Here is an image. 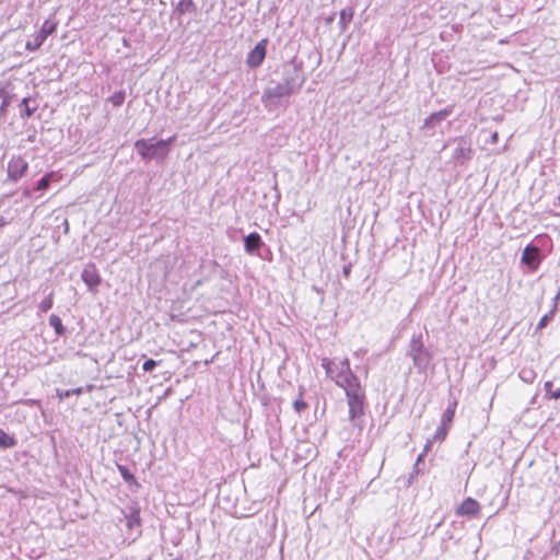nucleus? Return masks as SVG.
Masks as SVG:
<instances>
[{
	"label": "nucleus",
	"mask_w": 560,
	"mask_h": 560,
	"mask_svg": "<svg viewBox=\"0 0 560 560\" xmlns=\"http://www.w3.org/2000/svg\"><path fill=\"white\" fill-rule=\"evenodd\" d=\"M337 386L345 390L347 404L349 407V421L360 432L365 425V411L368 408V399L365 388L361 385L357 374H348V378L337 381Z\"/></svg>",
	"instance_id": "1"
},
{
	"label": "nucleus",
	"mask_w": 560,
	"mask_h": 560,
	"mask_svg": "<svg viewBox=\"0 0 560 560\" xmlns=\"http://www.w3.org/2000/svg\"><path fill=\"white\" fill-rule=\"evenodd\" d=\"M552 240L546 234L536 235L523 249L521 265L526 273H535L552 249Z\"/></svg>",
	"instance_id": "2"
},
{
	"label": "nucleus",
	"mask_w": 560,
	"mask_h": 560,
	"mask_svg": "<svg viewBox=\"0 0 560 560\" xmlns=\"http://www.w3.org/2000/svg\"><path fill=\"white\" fill-rule=\"evenodd\" d=\"M175 141V135L167 139H156V137L149 139L141 138L136 140L133 148L144 163H149L153 160L160 163L164 162L168 156Z\"/></svg>",
	"instance_id": "3"
},
{
	"label": "nucleus",
	"mask_w": 560,
	"mask_h": 560,
	"mask_svg": "<svg viewBox=\"0 0 560 560\" xmlns=\"http://www.w3.org/2000/svg\"><path fill=\"white\" fill-rule=\"evenodd\" d=\"M406 355L411 358L413 366L419 373L427 372L433 359V353L425 347L421 332L411 336Z\"/></svg>",
	"instance_id": "4"
},
{
	"label": "nucleus",
	"mask_w": 560,
	"mask_h": 560,
	"mask_svg": "<svg viewBox=\"0 0 560 560\" xmlns=\"http://www.w3.org/2000/svg\"><path fill=\"white\" fill-rule=\"evenodd\" d=\"M293 69L284 73L283 84L292 94L298 93L305 83V75L303 73V63L296 62L295 58L291 60Z\"/></svg>",
	"instance_id": "5"
},
{
	"label": "nucleus",
	"mask_w": 560,
	"mask_h": 560,
	"mask_svg": "<svg viewBox=\"0 0 560 560\" xmlns=\"http://www.w3.org/2000/svg\"><path fill=\"white\" fill-rule=\"evenodd\" d=\"M292 95V92L284 86L283 83H278L272 88L265 89L261 102L267 108H276L281 105V100Z\"/></svg>",
	"instance_id": "6"
},
{
	"label": "nucleus",
	"mask_w": 560,
	"mask_h": 560,
	"mask_svg": "<svg viewBox=\"0 0 560 560\" xmlns=\"http://www.w3.org/2000/svg\"><path fill=\"white\" fill-rule=\"evenodd\" d=\"M456 147L452 154V159L456 165H465L472 159L474 150L471 140L467 137H459L454 139Z\"/></svg>",
	"instance_id": "7"
},
{
	"label": "nucleus",
	"mask_w": 560,
	"mask_h": 560,
	"mask_svg": "<svg viewBox=\"0 0 560 560\" xmlns=\"http://www.w3.org/2000/svg\"><path fill=\"white\" fill-rule=\"evenodd\" d=\"M456 407H457V401L453 400L452 402L448 404L447 408L443 411L442 417H441V423L438 427V429L433 435L434 441L442 442L447 436L450 427L455 417Z\"/></svg>",
	"instance_id": "8"
},
{
	"label": "nucleus",
	"mask_w": 560,
	"mask_h": 560,
	"mask_svg": "<svg viewBox=\"0 0 560 560\" xmlns=\"http://www.w3.org/2000/svg\"><path fill=\"white\" fill-rule=\"evenodd\" d=\"M269 44L268 38L259 40L253 49L249 50L246 57V65L250 69L260 67L267 56V47Z\"/></svg>",
	"instance_id": "9"
},
{
	"label": "nucleus",
	"mask_w": 560,
	"mask_h": 560,
	"mask_svg": "<svg viewBox=\"0 0 560 560\" xmlns=\"http://www.w3.org/2000/svg\"><path fill=\"white\" fill-rule=\"evenodd\" d=\"M27 170V161L21 155H13L8 162V179L12 182H18L26 174Z\"/></svg>",
	"instance_id": "10"
},
{
	"label": "nucleus",
	"mask_w": 560,
	"mask_h": 560,
	"mask_svg": "<svg viewBox=\"0 0 560 560\" xmlns=\"http://www.w3.org/2000/svg\"><path fill=\"white\" fill-rule=\"evenodd\" d=\"M81 279L86 284L90 292L94 294L98 292V285L102 282V278L94 264H88L83 268Z\"/></svg>",
	"instance_id": "11"
},
{
	"label": "nucleus",
	"mask_w": 560,
	"mask_h": 560,
	"mask_svg": "<svg viewBox=\"0 0 560 560\" xmlns=\"http://www.w3.org/2000/svg\"><path fill=\"white\" fill-rule=\"evenodd\" d=\"M455 105H447L445 108L430 114L423 121V130H434L442 121L448 118L454 112Z\"/></svg>",
	"instance_id": "12"
},
{
	"label": "nucleus",
	"mask_w": 560,
	"mask_h": 560,
	"mask_svg": "<svg viewBox=\"0 0 560 560\" xmlns=\"http://www.w3.org/2000/svg\"><path fill=\"white\" fill-rule=\"evenodd\" d=\"M262 248L267 247L259 233L252 232L244 236V249L248 255L264 258L262 254L260 253Z\"/></svg>",
	"instance_id": "13"
},
{
	"label": "nucleus",
	"mask_w": 560,
	"mask_h": 560,
	"mask_svg": "<svg viewBox=\"0 0 560 560\" xmlns=\"http://www.w3.org/2000/svg\"><path fill=\"white\" fill-rule=\"evenodd\" d=\"M480 513V504L472 498H466L457 508L456 514L468 517H476Z\"/></svg>",
	"instance_id": "14"
},
{
	"label": "nucleus",
	"mask_w": 560,
	"mask_h": 560,
	"mask_svg": "<svg viewBox=\"0 0 560 560\" xmlns=\"http://www.w3.org/2000/svg\"><path fill=\"white\" fill-rule=\"evenodd\" d=\"M197 11V5L194 0H178L175 4V13L184 15L186 13H194Z\"/></svg>",
	"instance_id": "15"
},
{
	"label": "nucleus",
	"mask_w": 560,
	"mask_h": 560,
	"mask_svg": "<svg viewBox=\"0 0 560 560\" xmlns=\"http://www.w3.org/2000/svg\"><path fill=\"white\" fill-rule=\"evenodd\" d=\"M336 368V382L342 381V378H348V374H354L350 368V362L348 359L341 360L338 364H335Z\"/></svg>",
	"instance_id": "16"
},
{
	"label": "nucleus",
	"mask_w": 560,
	"mask_h": 560,
	"mask_svg": "<svg viewBox=\"0 0 560 560\" xmlns=\"http://www.w3.org/2000/svg\"><path fill=\"white\" fill-rule=\"evenodd\" d=\"M117 469L124 479L130 487L135 486L136 488L140 487V483L137 481V478L132 474V471L126 465L117 464Z\"/></svg>",
	"instance_id": "17"
},
{
	"label": "nucleus",
	"mask_w": 560,
	"mask_h": 560,
	"mask_svg": "<svg viewBox=\"0 0 560 560\" xmlns=\"http://www.w3.org/2000/svg\"><path fill=\"white\" fill-rule=\"evenodd\" d=\"M354 15V9L352 7L343 8L340 11L339 28L343 33L348 28L349 23L352 21Z\"/></svg>",
	"instance_id": "18"
},
{
	"label": "nucleus",
	"mask_w": 560,
	"mask_h": 560,
	"mask_svg": "<svg viewBox=\"0 0 560 560\" xmlns=\"http://www.w3.org/2000/svg\"><path fill=\"white\" fill-rule=\"evenodd\" d=\"M424 471V460H423V454H419L416 463L413 465L412 471L410 472L408 480H407V487L411 486L413 480Z\"/></svg>",
	"instance_id": "19"
},
{
	"label": "nucleus",
	"mask_w": 560,
	"mask_h": 560,
	"mask_svg": "<svg viewBox=\"0 0 560 560\" xmlns=\"http://www.w3.org/2000/svg\"><path fill=\"white\" fill-rule=\"evenodd\" d=\"M304 394H305V387L303 385H300L299 386V396L292 404V407L298 415H301L308 408V404L303 399Z\"/></svg>",
	"instance_id": "20"
},
{
	"label": "nucleus",
	"mask_w": 560,
	"mask_h": 560,
	"mask_svg": "<svg viewBox=\"0 0 560 560\" xmlns=\"http://www.w3.org/2000/svg\"><path fill=\"white\" fill-rule=\"evenodd\" d=\"M556 313V305H552L551 310L539 319L534 334L536 335L538 331L545 329L553 320Z\"/></svg>",
	"instance_id": "21"
},
{
	"label": "nucleus",
	"mask_w": 560,
	"mask_h": 560,
	"mask_svg": "<svg viewBox=\"0 0 560 560\" xmlns=\"http://www.w3.org/2000/svg\"><path fill=\"white\" fill-rule=\"evenodd\" d=\"M46 40V38L39 33L37 32L33 37L32 39L27 40L26 44H25V48L30 51H35L37 50L42 45L43 43Z\"/></svg>",
	"instance_id": "22"
},
{
	"label": "nucleus",
	"mask_w": 560,
	"mask_h": 560,
	"mask_svg": "<svg viewBox=\"0 0 560 560\" xmlns=\"http://www.w3.org/2000/svg\"><path fill=\"white\" fill-rule=\"evenodd\" d=\"M16 440L0 429V448H10L15 446Z\"/></svg>",
	"instance_id": "23"
},
{
	"label": "nucleus",
	"mask_w": 560,
	"mask_h": 560,
	"mask_svg": "<svg viewBox=\"0 0 560 560\" xmlns=\"http://www.w3.org/2000/svg\"><path fill=\"white\" fill-rule=\"evenodd\" d=\"M59 179V176H57V174L55 173H49L47 175H45L44 177H42L38 183H37V187L36 189L37 190H45L49 187V184L51 180H58Z\"/></svg>",
	"instance_id": "24"
},
{
	"label": "nucleus",
	"mask_w": 560,
	"mask_h": 560,
	"mask_svg": "<svg viewBox=\"0 0 560 560\" xmlns=\"http://www.w3.org/2000/svg\"><path fill=\"white\" fill-rule=\"evenodd\" d=\"M127 518V526L129 528H132L133 526L140 525V512L137 509H132L128 515H126Z\"/></svg>",
	"instance_id": "25"
},
{
	"label": "nucleus",
	"mask_w": 560,
	"mask_h": 560,
	"mask_svg": "<svg viewBox=\"0 0 560 560\" xmlns=\"http://www.w3.org/2000/svg\"><path fill=\"white\" fill-rule=\"evenodd\" d=\"M335 362L328 358L322 360V368L326 371L327 376L336 382Z\"/></svg>",
	"instance_id": "26"
},
{
	"label": "nucleus",
	"mask_w": 560,
	"mask_h": 560,
	"mask_svg": "<svg viewBox=\"0 0 560 560\" xmlns=\"http://www.w3.org/2000/svg\"><path fill=\"white\" fill-rule=\"evenodd\" d=\"M126 92L120 90L110 95L107 101L110 102L115 107H119L124 104Z\"/></svg>",
	"instance_id": "27"
},
{
	"label": "nucleus",
	"mask_w": 560,
	"mask_h": 560,
	"mask_svg": "<svg viewBox=\"0 0 560 560\" xmlns=\"http://www.w3.org/2000/svg\"><path fill=\"white\" fill-rule=\"evenodd\" d=\"M553 384L552 382L548 381L545 383V390H546V396L548 398H552V399H560V387L559 388H553Z\"/></svg>",
	"instance_id": "28"
},
{
	"label": "nucleus",
	"mask_w": 560,
	"mask_h": 560,
	"mask_svg": "<svg viewBox=\"0 0 560 560\" xmlns=\"http://www.w3.org/2000/svg\"><path fill=\"white\" fill-rule=\"evenodd\" d=\"M35 108H31L28 105V98L25 97L21 102V115L22 117H31L34 113Z\"/></svg>",
	"instance_id": "29"
},
{
	"label": "nucleus",
	"mask_w": 560,
	"mask_h": 560,
	"mask_svg": "<svg viewBox=\"0 0 560 560\" xmlns=\"http://www.w3.org/2000/svg\"><path fill=\"white\" fill-rule=\"evenodd\" d=\"M55 23L50 21H45L42 28L38 31L45 38L48 37L55 31Z\"/></svg>",
	"instance_id": "30"
},
{
	"label": "nucleus",
	"mask_w": 560,
	"mask_h": 560,
	"mask_svg": "<svg viewBox=\"0 0 560 560\" xmlns=\"http://www.w3.org/2000/svg\"><path fill=\"white\" fill-rule=\"evenodd\" d=\"M520 377L526 383H532L535 378V372L530 369H523L520 372Z\"/></svg>",
	"instance_id": "31"
},
{
	"label": "nucleus",
	"mask_w": 560,
	"mask_h": 560,
	"mask_svg": "<svg viewBox=\"0 0 560 560\" xmlns=\"http://www.w3.org/2000/svg\"><path fill=\"white\" fill-rule=\"evenodd\" d=\"M160 362L153 360V359H147L142 364V370L144 372H152Z\"/></svg>",
	"instance_id": "32"
},
{
	"label": "nucleus",
	"mask_w": 560,
	"mask_h": 560,
	"mask_svg": "<svg viewBox=\"0 0 560 560\" xmlns=\"http://www.w3.org/2000/svg\"><path fill=\"white\" fill-rule=\"evenodd\" d=\"M351 269H352V264L351 262H349V264H347V265H345L342 267V275L345 276V278H349L350 277Z\"/></svg>",
	"instance_id": "33"
},
{
	"label": "nucleus",
	"mask_w": 560,
	"mask_h": 560,
	"mask_svg": "<svg viewBox=\"0 0 560 560\" xmlns=\"http://www.w3.org/2000/svg\"><path fill=\"white\" fill-rule=\"evenodd\" d=\"M50 324L55 326L56 330L59 331V327L61 326L60 319L56 316L50 317Z\"/></svg>",
	"instance_id": "34"
},
{
	"label": "nucleus",
	"mask_w": 560,
	"mask_h": 560,
	"mask_svg": "<svg viewBox=\"0 0 560 560\" xmlns=\"http://www.w3.org/2000/svg\"><path fill=\"white\" fill-rule=\"evenodd\" d=\"M433 441H434L433 439L427 441V443L423 447V451L420 453V454H423V458L425 457L427 453L430 451Z\"/></svg>",
	"instance_id": "35"
},
{
	"label": "nucleus",
	"mask_w": 560,
	"mask_h": 560,
	"mask_svg": "<svg viewBox=\"0 0 560 560\" xmlns=\"http://www.w3.org/2000/svg\"><path fill=\"white\" fill-rule=\"evenodd\" d=\"M559 300H560V287H559V291L558 293L556 294V296L552 299V305H556V312H558V303H559Z\"/></svg>",
	"instance_id": "36"
},
{
	"label": "nucleus",
	"mask_w": 560,
	"mask_h": 560,
	"mask_svg": "<svg viewBox=\"0 0 560 560\" xmlns=\"http://www.w3.org/2000/svg\"><path fill=\"white\" fill-rule=\"evenodd\" d=\"M499 141V133L497 131H494L492 135H491V139H490V142L492 144H497Z\"/></svg>",
	"instance_id": "37"
},
{
	"label": "nucleus",
	"mask_w": 560,
	"mask_h": 560,
	"mask_svg": "<svg viewBox=\"0 0 560 560\" xmlns=\"http://www.w3.org/2000/svg\"><path fill=\"white\" fill-rule=\"evenodd\" d=\"M9 106V101L8 100H4L1 107H0V112H4L7 109V107Z\"/></svg>",
	"instance_id": "38"
},
{
	"label": "nucleus",
	"mask_w": 560,
	"mask_h": 560,
	"mask_svg": "<svg viewBox=\"0 0 560 560\" xmlns=\"http://www.w3.org/2000/svg\"><path fill=\"white\" fill-rule=\"evenodd\" d=\"M209 265L212 267V268H220V265L218 264L217 260H210L209 261Z\"/></svg>",
	"instance_id": "39"
},
{
	"label": "nucleus",
	"mask_w": 560,
	"mask_h": 560,
	"mask_svg": "<svg viewBox=\"0 0 560 560\" xmlns=\"http://www.w3.org/2000/svg\"><path fill=\"white\" fill-rule=\"evenodd\" d=\"M336 18V13H332L331 15H329L327 19H326V23H331Z\"/></svg>",
	"instance_id": "40"
},
{
	"label": "nucleus",
	"mask_w": 560,
	"mask_h": 560,
	"mask_svg": "<svg viewBox=\"0 0 560 560\" xmlns=\"http://www.w3.org/2000/svg\"><path fill=\"white\" fill-rule=\"evenodd\" d=\"M82 393L81 388H72V394L80 395Z\"/></svg>",
	"instance_id": "41"
},
{
	"label": "nucleus",
	"mask_w": 560,
	"mask_h": 560,
	"mask_svg": "<svg viewBox=\"0 0 560 560\" xmlns=\"http://www.w3.org/2000/svg\"><path fill=\"white\" fill-rule=\"evenodd\" d=\"M4 225V221L1 219L0 220V226Z\"/></svg>",
	"instance_id": "42"
},
{
	"label": "nucleus",
	"mask_w": 560,
	"mask_h": 560,
	"mask_svg": "<svg viewBox=\"0 0 560 560\" xmlns=\"http://www.w3.org/2000/svg\"><path fill=\"white\" fill-rule=\"evenodd\" d=\"M173 560H182L180 558H174Z\"/></svg>",
	"instance_id": "43"
},
{
	"label": "nucleus",
	"mask_w": 560,
	"mask_h": 560,
	"mask_svg": "<svg viewBox=\"0 0 560 560\" xmlns=\"http://www.w3.org/2000/svg\"><path fill=\"white\" fill-rule=\"evenodd\" d=\"M2 95V90H0V96Z\"/></svg>",
	"instance_id": "44"
}]
</instances>
